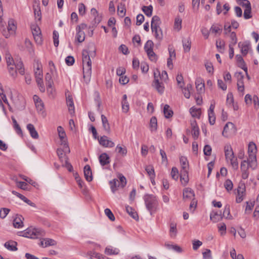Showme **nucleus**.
Masks as SVG:
<instances>
[{
  "instance_id": "28",
  "label": "nucleus",
  "mask_w": 259,
  "mask_h": 259,
  "mask_svg": "<svg viewBox=\"0 0 259 259\" xmlns=\"http://www.w3.org/2000/svg\"><path fill=\"white\" fill-rule=\"evenodd\" d=\"M190 113L193 117L199 118L201 116V110L200 108L192 107L190 109Z\"/></svg>"
},
{
  "instance_id": "29",
  "label": "nucleus",
  "mask_w": 259,
  "mask_h": 259,
  "mask_svg": "<svg viewBox=\"0 0 259 259\" xmlns=\"http://www.w3.org/2000/svg\"><path fill=\"white\" fill-rule=\"evenodd\" d=\"M66 101L70 114L73 115L74 114V107L72 98L69 97L67 98Z\"/></svg>"
},
{
  "instance_id": "34",
  "label": "nucleus",
  "mask_w": 259,
  "mask_h": 259,
  "mask_svg": "<svg viewBox=\"0 0 259 259\" xmlns=\"http://www.w3.org/2000/svg\"><path fill=\"white\" fill-rule=\"evenodd\" d=\"M45 80L46 82V85L47 90L49 91V89H52V85L53 84V81L52 79V76L49 73H47L46 74Z\"/></svg>"
},
{
  "instance_id": "43",
  "label": "nucleus",
  "mask_w": 259,
  "mask_h": 259,
  "mask_svg": "<svg viewBox=\"0 0 259 259\" xmlns=\"http://www.w3.org/2000/svg\"><path fill=\"white\" fill-rule=\"evenodd\" d=\"M14 66L15 65L7 66L10 75L15 78L17 76V72L15 67H14Z\"/></svg>"
},
{
  "instance_id": "20",
  "label": "nucleus",
  "mask_w": 259,
  "mask_h": 259,
  "mask_svg": "<svg viewBox=\"0 0 259 259\" xmlns=\"http://www.w3.org/2000/svg\"><path fill=\"white\" fill-rule=\"evenodd\" d=\"M84 175L87 181L91 182L92 181V172L91 169V167L89 165H86L84 167Z\"/></svg>"
},
{
  "instance_id": "9",
  "label": "nucleus",
  "mask_w": 259,
  "mask_h": 259,
  "mask_svg": "<svg viewBox=\"0 0 259 259\" xmlns=\"http://www.w3.org/2000/svg\"><path fill=\"white\" fill-rule=\"evenodd\" d=\"M85 27L86 25L84 24H81L76 27L77 33L76 35V40L79 42H81L84 40L85 34L82 30Z\"/></svg>"
},
{
  "instance_id": "23",
  "label": "nucleus",
  "mask_w": 259,
  "mask_h": 259,
  "mask_svg": "<svg viewBox=\"0 0 259 259\" xmlns=\"http://www.w3.org/2000/svg\"><path fill=\"white\" fill-rule=\"evenodd\" d=\"M180 162L182 168L181 170H188L189 163L187 157L185 156H181L180 158Z\"/></svg>"
},
{
  "instance_id": "63",
  "label": "nucleus",
  "mask_w": 259,
  "mask_h": 259,
  "mask_svg": "<svg viewBox=\"0 0 259 259\" xmlns=\"http://www.w3.org/2000/svg\"><path fill=\"white\" fill-rule=\"evenodd\" d=\"M116 151L119 153L123 155H125L127 153V150L125 148H122L119 145H117L116 147Z\"/></svg>"
},
{
  "instance_id": "13",
  "label": "nucleus",
  "mask_w": 259,
  "mask_h": 259,
  "mask_svg": "<svg viewBox=\"0 0 259 259\" xmlns=\"http://www.w3.org/2000/svg\"><path fill=\"white\" fill-rule=\"evenodd\" d=\"M120 252V249L116 247H114L111 245H108L106 247L104 253L106 255H118Z\"/></svg>"
},
{
  "instance_id": "44",
  "label": "nucleus",
  "mask_w": 259,
  "mask_h": 259,
  "mask_svg": "<svg viewBox=\"0 0 259 259\" xmlns=\"http://www.w3.org/2000/svg\"><path fill=\"white\" fill-rule=\"evenodd\" d=\"M145 170L149 177H155L154 169L152 165H148L146 167Z\"/></svg>"
},
{
  "instance_id": "35",
  "label": "nucleus",
  "mask_w": 259,
  "mask_h": 259,
  "mask_svg": "<svg viewBox=\"0 0 259 259\" xmlns=\"http://www.w3.org/2000/svg\"><path fill=\"white\" fill-rule=\"evenodd\" d=\"M121 104L123 111L125 112H127L129 109V104L127 101V96L125 94H124L122 97Z\"/></svg>"
},
{
  "instance_id": "54",
  "label": "nucleus",
  "mask_w": 259,
  "mask_h": 259,
  "mask_svg": "<svg viewBox=\"0 0 259 259\" xmlns=\"http://www.w3.org/2000/svg\"><path fill=\"white\" fill-rule=\"evenodd\" d=\"M6 60L7 66L13 65L15 64L14 61L11 55L9 54H6Z\"/></svg>"
},
{
  "instance_id": "14",
  "label": "nucleus",
  "mask_w": 259,
  "mask_h": 259,
  "mask_svg": "<svg viewBox=\"0 0 259 259\" xmlns=\"http://www.w3.org/2000/svg\"><path fill=\"white\" fill-rule=\"evenodd\" d=\"M24 218L22 215H16L13 220V226L15 228H22L24 226Z\"/></svg>"
},
{
  "instance_id": "12",
  "label": "nucleus",
  "mask_w": 259,
  "mask_h": 259,
  "mask_svg": "<svg viewBox=\"0 0 259 259\" xmlns=\"http://www.w3.org/2000/svg\"><path fill=\"white\" fill-rule=\"evenodd\" d=\"M57 244V242L54 239L50 238H44L41 240L39 245L44 248L51 246H54Z\"/></svg>"
},
{
  "instance_id": "15",
  "label": "nucleus",
  "mask_w": 259,
  "mask_h": 259,
  "mask_svg": "<svg viewBox=\"0 0 259 259\" xmlns=\"http://www.w3.org/2000/svg\"><path fill=\"white\" fill-rule=\"evenodd\" d=\"M194 192L190 188H186L183 190V198L185 200H190L194 197Z\"/></svg>"
},
{
  "instance_id": "22",
  "label": "nucleus",
  "mask_w": 259,
  "mask_h": 259,
  "mask_svg": "<svg viewBox=\"0 0 259 259\" xmlns=\"http://www.w3.org/2000/svg\"><path fill=\"white\" fill-rule=\"evenodd\" d=\"M180 181L183 185H186L189 181L188 170H181Z\"/></svg>"
},
{
  "instance_id": "58",
  "label": "nucleus",
  "mask_w": 259,
  "mask_h": 259,
  "mask_svg": "<svg viewBox=\"0 0 259 259\" xmlns=\"http://www.w3.org/2000/svg\"><path fill=\"white\" fill-rule=\"evenodd\" d=\"M53 39H54V45L57 47L59 45V33L57 31L54 30L53 32Z\"/></svg>"
},
{
  "instance_id": "21",
  "label": "nucleus",
  "mask_w": 259,
  "mask_h": 259,
  "mask_svg": "<svg viewBox=\"0 0 259 259\" xmlns=\"http://www.w3.org/2000/svg\"><path fill=\"white\" fill-rule=\"evenodd\" d=\"M34 75L35 77H42V65L40 62L37 61L34 66Z\"/></svg>"
},
{
  "instance_id": "2",
  "label": "nucleus",
  "mask_w": 259,
  "mask_h": 259,
  "mask_svg": "<svg viewBox=\"0 0 259 259\" xmlns=\"http://www.w3.org/2000/svg\"><path fill=\"white\" fill-rule=\"evenodd\" d=\"M58 135L60 143V147L57 149V154L62 165L65 166L69 171L73 170V167L68 162V158L66 156V154L70 153V148L68 146L66 134L64 131H58Z\"/></svg>"
},
{
  "instance_id": "17",
  "label": "nucleus",
  "mask_w": 259,
  "mask_h": 259,
  "mask_svg": "<svg viewBox=\"0 0 259 259\" xmlns=\"http://www.w3.org/2000/svg\"><path fill=\"white\" fill-rule=\"evenodd\" d=\"M196 88L197 92L200 94L204 91V80L201 77L197 78L195 81Z\"/></svg>"
},
{
  "instance_id": "45",
  "label": "nucleus",
  "mask_w": 259,
  "mask_h": 259,
  "mask_svg": "<svg viewBox=\"0 0 259 259\" xmlns=\"http://www.w3.org/2000/svg\"><path fill=\"white\" fill-rule=\"evenodd\" d=\"M219 231L222 236L226 233V226L224 223H222L218 225Z\"/></svg>"
},
{
  "instance_id": "51",
  "label": "nucleus",
  "mask_w": 259,
  "mask_h": 259,
  "mask_svg": "<svg viewBox=\"0 0 259 259\" xmlns=\"http://www.w3.org/2000/svg\"><path fill=\"white\" fill-rule=\"evenodd\" d=\"M224 187L227 191H230L233 189V184L230 180H227L224 183Z\"/></svg>"
},
{
  "instance_id": "39",
  "label": "nucleus",
  "mask_w": 259,
  "mask_h": 259,
  "mask_svg": "<svg viewBox=\"0 0 259 259\" xmlns=\"http://www.w3.org/2000/svg\"><path fill=\"white\" fill-rule=\"evenodd\" d=\"M223 218H225L226 219L231 220L232 219V216L230 214V206L229 205H226L224 207L223 213L222 214Z\"/></svg>"
},
{
  "instance_id": "5",
  "label": "nucleus",
  "mask_w": 259,
  "mask_h": 259,
  "mask_svg": "<svg viewBox=\"0 0 259 259\" xmlns=\"http://www.w3.org/2000/svg\"><path fill=\"white\" fill-rule=\"evenodd\" d=\"M144 200L147 209L152 215L156 211L158 206L157 198L153 195L146 194L144 196Z\"/></svg>"
},
{
  "instance_id": "56",
  "label": "nucleus",
  "mask_w": 259,
  "mask_h": 259,
  "mask_svg": "<svg viewBox=\"0 0 259 259\" xmlns=\"http://www.w3.org/2000/svg\"><path fill=\"white\" fill-rule=\"evenodd\" d=\"M146 53L150 60L152 61H156L157 60L156 54L153 50H149V51L146 52Z\"/></svg>"
},
{
  "instance_id": "7",
  "label": "nucleus",
  "mask_w": 259,
  "mask_h": 259,
  "mask_svg": "<svg viewBox=\"0 0 259 259\" xmlns=\"http://www.w3.org/2000/svg\"><path fill=\"white\" fill-rule=\"evenodd\" d=\"M246 195V188L244 183H240L237 189L236 202L241 203L244 199Z\"/></svg>"
},
{
  "instance_id": "46",
  "label": "nucleus",
  "mask_w": 259,
  "mask_h": 259,
  "mask_svg": "<svg viewBox=\"0 0 259 259\" xmlns=\"http://www.w3.org/2000/svg\"><path fill=\"white\" fill-rule=\"evenodd\" d=\"M153 42L151 40H148L144 46V50L145 52L149 51V50H152L153 48Z\"/></svg>"
},
{
  "instance_id": "8",
  "label": "nucleus",
  "mask_w": 259,
  "mask_h": 259,
  "mask_svg": "<svg viewBox=\"0 0 259 259\" xmlns=\"http://www.w3.org/2000/svg\"><path fill=\"white\" fill-rule=\"evenodd\" d=\"M160 75L159 71L154 72V80L152 83V86L156 90V91L160 94L163 93L164 91V87L162 82H159L158 76Z\"/></svg>"
},
{
  "instance_id": "64",
  "label": "nucleus",
  "mask_w": 259,
  "mask_h": 259,
  "mask_svg": "<svg viewBox=\"0 0 259 259\" xmlns=\"http://www.w3.org/2000/svg\"><path fill=\"white\" fill-rule=\"evenodd\" d=\"M230 38L231 39V41L230 42V44H231L232 46H234L237 43V38L236 37V34L235 32H232L230 34Z\"/></svg>"
},
{
  "instance_id": "55",
  "label": "nucleus",
  "mask_w": 259,
  "mask_h": 259,
  "mask_svg": "<svg viewBox=\"0 0 259 259\" xmlns=\"http://www.w3.org/2000/svg\"><path fill=\"white\" fill-rule=\"evenodd\" d=\"M170 175H171V178L173 179H174L175 180H178V179L179 178V175H178V170L177 168H176L175 167H173L172 168Z\"/></svg>"
},
{
  "instance_id": "27",
  "label": "nucleus",
  "mask_w": 259,
  "mask_h": 259,
  "mask_svg": "<svg viewBox=\"0 0 259 259\" xmlns=\"http://www.w3.org/2000/svg\"><path fill=\"white\" fill-rule=\"evenodd\" d=\"M163 111L164 117L166 118H169L172 117L173 115L172 110L171 109L170 106L167 104H165L164 106Z\"/></svg>"
},
{
  "instance_id": "25",
  "label": "nucleus",
  "mask_w": 259,
  "mask_h": 259,
  "mask_svg": "<svg viewBox=\"0 0 259 259\" xmlns=\"http://www.w3.org/2000/svg\"><path fill=\"white\" fill-rule=\"evenodd\" d=\"M209 31L212 34L216 35L217 34H220L222 31V26L218 24H212L210 28Z\"/></svg>"
},
{
  "instance_id": "41",
  "label": "nucleus",
  "mask_w": 259,
  "mask_h": 259,
  "mask_svg": "<svg viewBox=\"0 0 259 259\" xmlns=\"http://www.w3.org/2000/svg\"><path fill=\"white\" fill-rule=\"evenodd\" d=\"M126 212L134 219H137L138 218L137 213L132 207L127 206L126 207Z\"/></svg>"
},
{
  "instance_id": "3",
  "label": "nucleus",
  "mask_w": 259,
  "mask_h": 259,
  "mask_svg": "<svg viewBox=\"0 0 259 259\" xmlns=\"http://www.w3.org/2000/svg\"><path fill=\"white\" fill-rule=\"evenodd\" d=\"M45 231L40 229L30 227L23 231H19L17 234L19 236L31 239H36L45 235Z\"/></svg>"
},
{
  "instance_id": "36",
  "label": "nucleus",
  "mask_w": 259,
  "mask_h": 259,
  "mask_svg": "<svg viewBox=\"0 0 259 259\" xmlns=\"http://www.w3.org/2000/svg\"><path fill=\"white\" fill-rule=\"evenodd\" d=\"M152 33H153L155 38L158 40L160 41L162 40L163 38V33L161 28L155 29L152 30Z\"/></svg>"
},
{
  "instance_id": "33",
  "label": "nucleus",
  "mask_w": 259,
  "mask_h": 259,
  "mask_svg": "<svg viewBox=\"0 0 259 259\" xmlns=\"http://www.w3.org/2000/svg\"><path fill=\"white\" fill-rule=\"evenodd\" d=\"M177 234V224L171 223L170 225L169 235L171 238H175Z\"/></svg>"
},
{
  "instance_id": "18",
  "label": "nucleus",
  "mask_w": 259,
  "mask_h": 259,
  "mask_svg": "<svg viewBox=\"0 0 259 259\" xmlns=\"http://www.w3.org/2000/svg\"><path fill=\"white\" fill-rule=\"evenodd\" d=\"M17 243L16 241L10 240L4 244V246L9 250L15 251L17 250Z\"/></svg>"
},
{
  "instance_id": "50",
  "label": "nucleus",
  "mask_w": 259,
  "mask_h": 259,
  "mask_svg": "<svg viewBox=\"0 0 259 259\" xmlns=\"http://www.w3.org/2000/svg\"><path fill=\"white\" fill-rule=\"evenodd\" d=\"M25 46L30 53H33L34 50L33 48L31 42L28 39H26L25 41Z\"/></svg>"
},
{
  "instance_id": "10",
  "label": "nucleus",
  "mask_w": 259,
  "mask_h": 259,
  "mask_svg": "<svg viewBox=\"0 0 259 259\" xmlns=\"http://www.w3.org/2000/svg\"><path fill=\"white\" fill-rule=\"evenodd\" d=\"M100 144L104 147L111 148L114 146V143L107 136H104L98 139Z\"/></svg>"
},
{
  "instance_id": "40",
  "label": "nucleus",
  "mask_w": 259,
  "mask_h": 259,
  "mask_svg": "<svg viewBox=\"0 0 259 259\" xmlns=\"http://www.w3.org/2000/svg\"><path fill=\"white\" fill-rule=\"evenodd\" d=\"M142 9L147 16L151 17L152 16L153 7L151 5L149 6H143Z\"/></svg>"
},
{
  "instance_id": "48",
  "label": "nucleus",
  "mask_w": 259,
  "mask_h": 259,
  "mask_svg": "<svg viewBox=\"0 0 259 259\" xmlns=\"http://www.w3.org/2000/svg\"><path fill=\"white\" fill-rule=\"evenodd\" d=\"M160 154L161 156L162 163L167 165L168 164V160L165 152L163 150L160 149Z\"/></svg>"
},
{
  "instance_id": "38",
  "label": "nucleus",
  "mask_w": 259,
  "mask_h": 259,
  "mask_svg": "<svg viewBox=\"0 0 259 259\" xmlns=\"http://www.w3.org/2000/svg\"><path fill=\"white\" fill-rule=\"evenodd\" d=\"M117 12L118 15L123 17L125 16L126 13V10L125 5L122 3H120L117 7Z\"/></svg>"
},
{
  "instance_id": "6",
  "label": "nucleus",
  "mask_w": 259,
  "mask_h": 259,
  "mask_svg": "<svg viewBox=\"0 0 259 259\" xmlns=\"http://www.w3.org/2000/svg\"><path fill=\"white\" fill-rule=\"evenodd\" d=\"M224 152L227 161L228 162H230L234 169H237L238 168L237 158L234 156V154L231 145H226L224 147Z\"/></svg>"
},
{
  "instance_id": "19",
  "label": "nucleus",
  "mask_w": 259,
  "mask_h": 259,
  "mask_svg": "<svg viewBox=\"0 0 259 259\" xmlns=\"http://www.w3.org/2000/svg\"><path fill=\"white\" fill-rule=\"evenodd\" d=\"M210 219L213 222L216 223L223 219L221 211H213L210 214Z\"/></svg>"
},
{
  "instance_id": "49",
  "label": "nucleus",
  "mask_w": 259,
  "mask_h": 259,
  "mask_svg": "<svg viewBox=\"0 0 259 259\" xmlns=\"http://www.w3.org/2000/svg\"><path fill=\"white\" fill-rule=\"evenodd\" d=\"M222 135L225 138H230L235 135L234 131H222Z\"/></svg>"
},
{
  "instance_id": "26",
  "label": "nucleus",
  "mask_w": 259,
  "mask_h": 259,
  "mask_svg": "<svg viewBox=\"0 0 259 259\" xmlns=\"http://www.w3.org/2000/svg\"><path fill=\"white\" fill-rule=\"evenodd\" d=\"M12 193L14 195H15L16 196H17L18 197H19L20 199H21L24 202L27 203L28 205H29L31 206H34L35 205L33 202H32L30 200L28 199L26 197L22 195V194L17 192L15 191H13Z\"/></svg>"
},
{
  "instance_id": "62",
  "label": "nucleus",
  "mask_w": 259,
  "mask_h": 259,
  "mask_svg": "<svg viewBox=\"0 0 259 259\" xmlns=\"http://www.w3.org/2000/svg\"><path fill=\"white\" fill-rule=\"evenodd\" d=\"M150 127L152 128H157V118L155 116L151 117L150 121Z\"/></svg>"
},
{
  "instance_id": "30",
  "label": "nucleus",
  "mask_w": 259,
  "mask_h": 259,
  "mask_svg": "<svg viewBox=\"0 0 259 259\" xmlns=\"http://www.w3.org/2000/svg\"><path fill=\"white\" fill-rule=\"evenodd\" d=\"M183 46L185 52H188L191 49V42L189 37L183 39Z\"/></svg>"
},
{
  "instance_id": "53",
  "label": "nucleus",
  "mask_w": 259,
  "mask_h": 259,
  "mask_svg": "<svg viewBox=\"0 0 259 259\" xmlns=\"http://www.w3.org/2000/svg\"><path fill=\"white\" fill-rule=\"evenodd\" d=\"M251 7L247 9H245L244 11L243 16L245 19H249L252 17L251 14Z\"/></svg>"
},
{
  "instance_id": "1",
  "label": "nucleus",
  "mask_w": 259,
  "mask_h": 259,
  "mask_svg": "<svg viewBox=\"0 0 259 259\" xmlns=\"http://www.w3.org/2000/svg\"><path fill=\"white\" fill-rule=\"evenodd\" d=\"M257 147L254 143L250 142L248 145L247 158L241 162L240 170L242 179H247L249 175V168L255 170L258 166L256 158Z\"/></svg>"
},
{
  "instance_id": "37",
  "label": "nucleus",
  "mask_w": 259,
  "mask_h": 259,
  "mask_svg": "<svg viewBox=\"0 0 259 259\" xmlns=\"http://www.w3.org/2000/svg\"><path fill=\"white\" fill-rule=\"evenodd\" d=\"M216 47L219 50L220 53H223L224 51L225 41L221 39H218L215 42Z\"/></svg>"
},
{
  "instance_id": "4",
  "label": "nucleus",
  "mask_w": 259,
  "mask_h": 259,
  "mask_svg": "<svg viewBox=\"0 0 259 259\" xmlns=\"http://www.w3.org/2000/svg\"><path fill=\"white\" fill-rule=\"evenodd\" d=\"M82 70L84 78H89L92 73V62L87 51H82Z\"/></svg>"
},
{
  "instance_id": "61",
  "label": "nucleus",
  "mask_w": 259,
  "mask_h": 259,
  "mask_svg": "<svg viewBox=\"0 0 259 259\" xmlns=\"http://www.w3.org/2000/svg\"><path fill=\"white\" fill-rule=\"evenodd\" d=\"M202 244V242L198 240H194L192 241L193 249L196 250Z\"/></svg>"
},
{
  "instance_id": "31",
  "label": "nucleus",
  "mask_w": 259,
  "mask_h": 259,
  "mask_svg": "<svg viewBox=\"0 0 259 259\" xmlns=\"http://www.w3.org/2000/svg\"><path fill=\"white\" fill-rule=\"evenodd\" d=\"M110 188L113 193L117 190V188L120 187L119 182L118 179H114L110 182Z\"/></svg>"
},
{
  "instance_id": "16",
  "label": "nucleus",
  "mask_w": 259,
  "mask_h": 259,
  "mask_svg": "<svg viewBox=\"0 0 259 259\" xmlns=\"http://www.w3.org/2000/svg\"><path fill=\"white\" fill-rule=\"evenodd\" d=\"M161 21L159 17L158 16H154L152 18L151 27L152 30H156L160 28V25Z\"/></svg>"
},
{
  "instance_id": "32",
  "label": "nucleus",
  "mask_w": 259,
  "mask_h": 259,
  "mask_svg": "<svg viewBox=\"0 0 259 259\" xmlns=\"http://www.w3.org/2000/svg\"><path fill=\"white\" fill-rule=\"evenodd\" d=\"M182 20L180 18V17L179 16H177L175 19L174 26V29H175L176 30H177L178 31L180 30L182 28Z\"/></svg>"
},
{
  "instance_id": "47",
  "label": "nucleus",
  "mask_w": 259,
  "mask_h": 259,
  "mask_svg": "<svg viewBox=\"0 0 259 259\" xmlns=\"http://www.w3.org/2000/svg\"><path fill=\"white\" fill-rule=\"evenodd\" d=\"M33 36L41 34V31L39 27L36 25H33L31 27Z\"/></svg>"
},
{
  "instance_id": "24",
  "label": "nucleus",
  "mask_w": 259,
  "mask_h": 259,
  "mask_svg": "<svg viewBox=\"0 0 259 259\" xmlns=\"http://www.w3.org/2000/svg\"><path fill=\"white\" fill-rule=\"evenodd\" d=\"M99 161L102 165H105L110 162V157L106 153H102L99 156Z\"/></svg>"
},
{
  "instance_id": "52",
  "label": "nucleus",
  "mask_w": 259,
  "mask_h": 259,
  "mask_svg": "<svg viewBox=\"0 0 259 259\" xmlns=\"http://www.w3.org/2000/svg\"><path fill=\"white\" fill-rule=\"evenodd\" d=\"M105 213L109 219L111 221L115 220V217L111 210L109 208H106L104 210Z\"/></svg>"
},
{
  "instance_id": "11",
  "label": "nucleus",
  "mask_w": 259,
  "mask_h": 259,
  "mask_svg": "<svg viewBox=\"0 0 259 259\" xmlns=\"http://www.w3.org/2000/svg\"><path fill=\"white\" fill-rule=\"evenodd\" d=\"M238 46L243 56H246L251 48L250 43L248 41L239 42Z\"/></svg>"
},
{
  "instance_id": "42",
  "label": "nucleus",
  "mask_w": 259,
  "mask_h": 259,
  "mask_svg": "<svg viewBox=\"0 0 259 259\" xmlns=\"http://www.w3.org/2000/svg\"><path fill=\"white\" fill-rule=\"evenodd\" d=\"M42 78V77H35V80L40 91L41 92H44L45 91V88L43 83Z\"/></svg>"
},
{
  "instance_id": "60",
  "label": "nucleus",
  "mask_w": 259,
  "mask_h": 259,
  "mask_svg": "<svg viewBox=\"0 0 259 259\" xmlns=\"http://www.w3.org/2000/svg\"><path fill=\"white\" fill-rule=\"evenodd\" d=\"M74 62V58L72 56H68L65 58V63L68 66L73 65Z\"/></svg>"
},
{
  "instance_id": "57",
  "label": "nucleus",
  "mask_w": 259,
  "mask_h": 259,
  "mask_svg": "<svg viewBox=\"0 0 259 259\" xmlns=\"http://www.w3.org/2000/svg\"><path fill=\"white\" fill-rule=\"evenodd\" d=\"M238 1H240L239 3V4L242 6L243 7H244L245 9L248 8L249 7H251V4L249 1L248 0H238Z\"/></svg>"
},
{
  "instance_id": "59",
  "label": "nucleus",
  "mask_w": 259,
  "mask_h": 259,
  "mask_svg": "<svg viewBox=\"0 0 259 259\" xmlns=\"http://www.w3.org/2000/svg\"><path fill=\"white\" fill-rule=\"evenodd\" d=\"M10 211V209L7 208H3L0 209V218L5 219Z\"/></svg>"
}]
</instances>
